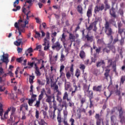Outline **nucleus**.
I'll use <instances>...</instances> for the list:
<instances>
[{"instance_id": "f257e3e1", "label": "nucleus", "mask_w": 125, "mask_h": 125, "mask_svg": "<svg viewBox=\"0 0 125 125\" xmlns=\"http://www.w3.org/2000/svg\"><path fill=\"white\" fill-rule=\"evenodd\" d=\"M116 12L117 10L116 8H114V4H113L111 8L109 9V14L113 19H111L109 20V21H106L104 23V33L106 36H107L108 38H109L110 43H112L113 42V40H114L113 35L115 34V33L114 31H113V29L110 26V24H112L114 27H117L116 21H115V18L117 17Z\"/></svg>"}, {"instance_id": "f03ea898", "label": "nucleus", "mask_w": 125, "mask_h": 125, "mask_svg": "<svg viewBox=\"0 0 125 125\" xmlns=\"http://www.w3.org/2000/svg\"><path fill=\"white\" fill-rule=\"evenodd\" d=\"M2 104L0 103V116H1V120H6L8 118V113L10 112L11 108H8L3 115V109L2 108ZM3 116V117H2Z\"/></svg>"}, {"instance_id": "7ed1b4c3", "label": "nucleus", "mask_w": 125, "mask_h": 125, "mask_svg": "<svg viewBox=\"0 0 125 125\" xmlns=\"http://www.w3.org/2000/svg\"><path fill=\"white\" fill-rule=\"evenodd\" d=\"M50 34L49 32H47L46 35V38L44 39V43L42 44V45L44 46V50H47L49 49V38Z\"/></svg>"}, {"instance_id": "20e7f679", "label": "nucleus", "mask_w": 125, "mask_h": 125, "mask_svg": "<svg viewBox=\"0 0 125 125\" xmlns=\"http://www.w3.org/2000/svg\"><path fill=\"white\" fill-rule=\"evenodd\" d=\"M0 66L2 65V63H5L6 65L8 64V62H9V60H8V57H9V55L8 54H4L3 53V55L0 56Z\"/></svg>"}, {"instance_id": "39448f33", "label": "nucleus", "mask_w": 125, "mask_h": 125, "mask_svg": "<svg viewBox=\"0 0 125 125\" xmlns=\"http://www.w3.org/2000/svg\"><path fill=\"white\" fill-rule=\"evenodd\" d=\"M118 111L119 112V119L120 120V123L122 124H124L125 122V116H124V110H123V107L122 106H119Z\"/></svg>"}, {"instance_id": "423d86ee", "label": "nucleus", "mask_w": 125, "mask_h": 125, "mask_svg": "<svg viewBox=\"0 0 125 125\" xmlns=\"http://www.w3.org/2000/svg\"><path fill=\"white\" fill-rule=\"evenodd\" d=\"M73 87L74 88V90L72 91V92H71V96L72 97L75 96V95H76V91H78V90H81V83H78L77 85L76 83H73Z\"/></svg>"}, {"instance_id": "0eeeda50", "label": "nucleus", "mask_w": 125, "mask_h": 125, "mask_svg": "<svg viewBox=\"0 0 125 125\" xmlns=\"http://www.w3.org/2000/svg\"><path fill=\"white\" fill-rule=\"evenodd\" d=\"M104 9L105 6L103 3L101 4L100 5H96L94 8V13L97 14L100 11H103Z\"/></svg>"}, {"instance_id": "6e6552de", "label": "nucleus", "mask_w": 125, "mask_h": 125, "mask_svg": "<svg viewBox=\"0 0 125 125\" xmlns=\"http://www.w3.org/2000/svg\"><path fill=\"white\" fill-rule=\"evenodd\" d=\"M52 48L53 49H56L57 51H59L62 48V46H61V44H60L59 42H56L52 46Z\"/></svg>"}, {"instance_id": "1a4fd4ad", "label": "nucleus", "mask_w": 125, "mask_h": 125, "mask_svg": "<svg viewBox=\"0 0 125 125\" xmlns=\"http://www.w3.org/2000/svg\"><path fill=\"white\" fill-rule=\"evenodd\" d=\"M29 23V21L25 20L24 22L23 21V20H21V17H20V19L19 20V25L20 26H21L22 28L24 29V28H25L26 25Z\"/></svg>"}, {"instance_id": "9d476101", "label": "nucleus", "mask_w": 125, "mask_h": 125, "mask_svg": "<svg viewBox=\"0 0 125 125\" xmlns=\"http://www.w3.org/2000/svg\"><path fill=\"white\" fill-rule=\"evenodd\" d=\"M14 44L17 46H20L21 44H23V38L22 37L21 38H18V37H17V40L14 42Z\"/></svg>"}, {"instance_id": "9b49d317", "label": "nucleus", "mask_w": 125, "mask_h": 125, "mask_svg": "<svg viewBox=\"0 0 125 125\" xmlns=\"http://www.w3.org/2000/svg\"><path fill=\"white\" fill-rule=\"evenodd\" d=\"M17 4H19V0H16L14 2V7H16V9H13V11L16 12L17 10H20L21 7L20 6H17Z\"/></svg>"}, {"instance_id": "f8f14e48", "label": "nucleus", "mask_w": 125, "mask_h": 125, "mask_svg": "<svg viewBox=\"0 0 125 125\" xmlns=\"http://www.w3.org/2000/svg\"><path fill=\"white\" fill-rule=\"evenodd\" d=\"M86 16L88 18L92 16V6H89L86 13Z\"/></svg>"}, {"instance_id": "ddd939ff", "label": "nucleus", "mask_w": 125, "mask_h": 125, "mask_svg": "<svg viewBox=\"0 0 125 125\" xmlns=\"http://www.w3.org/2000/svg\"><path fill=\"white\" fill-rule=\"evenodd\" d=\"M93 90L97 92H101L102 91V85L99 86H93Z\"/></svg>"}, {"instance_id": "4468645a", "label": "nucleus", "mask_w": 125, "mask_h": 125, "mask_svg": "<svg viewBox=\"0 0 125 125\" xmlns=\"http://www.w3.org/2000/svg\"><path fill=\"white\" fill-rule=\"evenodd\" d=\"M45 95L46 97V102H47V103H49V104H51V100L53 99V96H51V95H48L47 94L45 93Z\"/></svg>"}, {"instance_id": "2eb2a0df", "label": "nucleus", "mask_w": 125, "mask_h": 125, "mask_svg": "<svg viewBox=\"0 0 125 125\" xmlns=\"http://www.w3.org/2000/svg\"><path fill=\"white\" fill-rule=\"evenodd\" d=\"M97 24V21H95L93 22L90 23L89 27L87 28V31H91L92 30V28H93V26L96 27V24Z\"/></svg>"}, {"instance_id": "dca6fc26", "label": "nucleus", "mask_w": 125, "mask_h": 125, "mask_svg": "<svg viewBox=\"0 0 125 125\" xmlns=\"http://www.w3.org/2000/svg\"><path fill=\"white\" fill-rule=\"evenodd\" d=\"M34 68L35 69V73L36 74L37 76L40 77L42 75L41 72H40V68L38 67L37 63H35V67Z\"/></svg>"}, {"instance_id": "f3484780", "label": "nucleus", "mask_w": 125, "mask_h": 125, "mask_svg": "<svg viewBox=\"0 0 125 125\" xmlns=\"http://www.w3.org/2000/svg\"><path fill=\"white\" fill-rule=\"evenodd\" d=\"M96 66L98 68V67H101V66H102V67L103 68V67L105 66V61H104V60H101L100 62H98L97 63Z\"/></svg>"}, {"instance_id": "a211bd4d", "label": "nucleus", "mask_w": 125, "mask_h": 125, "mask_svg": "<svg viewBox=\"0 0 125 125\" xmlns=\"http://www.w3.org/2000/svg\"><path fill=\"white\" fill-rule=\"evenodd\" d=\"M38 125H48V123H46L44 119H39L38 120Z\"/></svg>"}, {"instance_id": "6ab92c4d", "label": "nucleus", "mask_w": 125, "mask_h": 125, "mask_svg": "<svg viewBox=\"0 0 125 125\" xmlns=\"http://www.w3.org/2000/svg\"><path fill=\"white\" fill-rule=\"evenodd\" d=\"M44 92H45V90L44 88H43L42 90L41 91V94L39 95L38 97V100L41 101L43 98V95L44 94Z\"/></svg>"}, {"instance_id": "aec40b11", "label": "nucleus", "mask_w": 125, "mask_h": 125, "mask_svg": "<svg viewBox=\"0 0 125 125\" xmlns=\"http://www.w3.org/2000/svg\"><path fill=\"white\" fill-rule=\"evenodd\" d=\"M85 38L86 39L87 42H93V39H94L93 36H89L88 34L85 36Z\"/></svg>"}, {"instance_id": "412c9836", "label": "nucleus", "mask_w": 125, "mask_h": 125, "mask_svg": "<svg viewBox=\"0 0 125 125\" xmlns=\"http://www.w3.org/2000/svg\"><path fill=\"white\" fill-rule=\"evenodd\" d=\"M57 121L58 123V125H62V118L61 117V115L60 114H59V115L57 116Z\"/></svg>"}, {"instance_id": "4be33fe9", "label": "nucleus", "mask_w": 125, "mask_h": 125, "mask_svg": "<svg viewBox=\"0 0 125 125\" xmlns=\"http://www.w3.org/2000/svg\"><path fill=\"white\" fill-rule=\"evenodd\" d=\"M105 73L104 74V76L105 77V80H108V77H109V74L110 73V69H106L105 70Z\"/></svg>"}, {"instance_id": "5701e85b", "label": "nucleus", "mask_w": 125, "mask_h": 125, "mask_svg": "<svg viewBox=\"0 0 125 125\" xmlns=\"http://www.w3.org/2000/svg\"><path fill=\"white\" fill-rule=\"evenodd\" d=\"M89 87H90V84H89L88 86L85 83L83 84V89L86 91V92H87V91L89 90Z\"/></svg>"}, {"instance_id": "b1692460", "label": "nucleus", "mask_w": 125, "mask_h": 125, "mask_svg": "<svg viewBox=\"0 0 125 125\" xmlns=\"http://www.w3.org/2000/svg\"><path fill=\"white\" fill-rule=\"evenodd\" d=\"M112 94H113L112 91L104 92V94L105 96H106V100H108V98H109V97H110Z\"/></svg>"}, {"instance_id": "393cba45", "label": "nucleus", "mask_w": 125, "mask_h": 125, "mask_svg": "<svg viewBox=\"0 0 125 125\" xmlns=\"http://www.w3.org/2000/svg\"><path fill=\"white\" fill-rule=\"evenodd\" d=\"M26 10V8H24L22 9V12H23V13H24V14L26 16V19L27 20H29V18H31V16H29V14L31 13V11H28L26 14V12H25V11Z\"/></svg>"}, {"instance_id": "a878e982", "label": "nucleus", "mask_w": 125, "mask_h": 125, "mask_svg": "<svg viewBox=\"0 0 125 125\" xmlns=\"http://www.w3.org/2000/svg\"><path fill=\"white\" fill-rule=\"evenodd\" d=\"M79 56L81 58V59H83L84 58H85V52H84L83 50L81 51Z\"/></svg>"}, {"instance_id": "bb28decb", "label": "nucleus", "mask_w": 125, "mask_h": 125, "mask_svg": "<svg viewBox=\"0 0 125 125\" xmlns=\"http://www.w3.org/2000/svg\"><path fill=\"white\" fill-rule=\"evenodd\" d=\"M33 52L34 50H33V48L32 47H30L25 51V54L26 55V56H28L29 53H32V52Z\"/></svg>"}, {"instance_id": "cd10ccee", "label": "nucleus", "mask_w": 125, "mask_h": 125, "mask_svg": "<svg viewBox=\"0 0 125 125\" xmlns=\"http://www.w3.org/2000/svg\"><path fill=\"white\" fill-rule=\"evenodd\" d=\"M83 7H82V6H81V5H78L77 7L78 12H79V13H80V14L82 15L83 14Z\"/></svg>"}, {"instance_id": "c85d7f7f", "label": "nucleus", "mask_w": 125, "mask_h": 125, "mask_svg": "<svg viewBox=\"0 0 125 125\" xmlns=\"http://www.w3.org/2000/svg\"><path fill=\"white\" fill-rule=\"evenodd\" d=\"M64 87L65 90H69V88L71 87V83L70 82L65 83Z\"/></svg>"}, {"instance_id": "c756f323", "label": "nucleus", "mask_w": 125, "mask_h": 125, "mask_svg": "<svg viewBox=\"0 0 125 125\" xmlns=\"http://www.w3.org/2000/svg\"><path fill=\"white\" fill-rule=\"evenodd\" d=\"M35 33V35L34 36V38L35 39H38V40L40 41L41 40V34L38 32V31H36Z\"/></svg>"}, {"instance_id": "7c9ffc66", "label": "nucleus", "mask_w": 125, "mask_h": 125, "mask_svg": "<svg viewBox=\"0 0 125 125\" xmlns=\"http://www.w3.org/2000/svg\"><path fill=\"white\" fill-rule=\"evenodd\" d=\"M60 108H58V111H59V113H58V116L59 115V114H60V115H61V113H60V112L61 111H62V110H63V108H64V103H63V104H60Z\"/></svg>"}, {"instance_id": "2f4dec72", "label": "nucleus", "mask_w": 125, "mask_h": 125, "mask_svg": "<svg viewBox=\"0 0 125 125\" xmlns=\"http://www.w3.org/2000/svg\"><path fill=\"white\" fill-rule=\"evenodd\" d=\"M87 92L88 93V97H89V99H92L93 98V92L88 90Z\"/></svg>"}, {"instance_id": "473e14b6", "label": "nucleus", "mask_w": 125, "mask_h": 125, "mask_svg": "<svg viewBox=\"0 0 125 125\" xmlns=\"http://www.w3.org/2000/svg\"><path fill=\"white\" fill-rule=\"evenodd\" d=\"M30 95L31 96V99H32L34 101H36V100H37V96L36 94H34V92L30 93Z\"/></svg>"}, {"instance_id": "72a5a7b5", "label": "nucleus", "mask_w": 125, "mask_h": 125, "mask_svg": "<svg viewBox=\"0 0 125 125\" xmlns=\"http://www.w3.org/2000/svg\"><path fill=\"white\" fill-rule=\"evenodd\" d=\"M8 108H11V109H10V111H11V116L14 115V114H15V112H16V108H15L13 106L10 107Z\"/></svg>"}, {"instance_id": "f704fd0d", "label": "nucleus", "mask_w": 125, "mask_h": 125, "mask_svg": "<svg viewBox=\"0 0 125 125\" xmlns=\"http://www.w3.org/2000/svg\"><path fill=\"white\" fill-rule=\"evenodd\" d=\"M69 97V94H68V92L65 91L63 94V96L62 97L63 100H66L67 98Z\"/></svg>"}, {"instance_id": "c9c22d12", "label": "nucleus", "mask_w": 125, "mask_h": 125, "mask_svg": "<svg viewBox=\"0 0 125 125\" xmlns=\"http://www.w3.org/2000/svg\"><path fill=\"white\" fill-rule=\"evenodd\" d=\"M35 64H36L35 62H28L27 63V65L29 66L28 68L31 69V68H33V67H34V65L35 66Z\"/></svg>"}, {"instance_id": "e433bc0d", "label": "nucleus", "mask_w": 125, "mask_h": 125, "mask_svg": "<svg viewBox=\"0 0 125 125\" xmlns=\"http://www.w3.org/2000/svg\"><path fill=\"white\" fill-rule=\"evenodd\" d=\"M15 27L17 28L18 30H20L21 28H22L21 26L19 25V20L18 21V22H15Z\"/></svg>"}, {"instance_id": "4c0bfd02", "label": "nucleus", "mask_w": 125, "mask_h": 125, "mask_svg": "<svg viewBox=\"0 0 125 125\" xmlns=\"http://www.w3.org/2000/svg\"><path fill=\"white\" fill-rule=\"evenodd\" d=\"M86 101V99H85V98H82V99H80V102L81 103V107H83V104L85 103Z\"/></svg>"}, {"instance_id": "58836bf2", "label": "nucleus", "mask_w": 125, "mask_h": 125, "mask_svg": "<svg viewBox=\"0 0 125 125\" xmlns=\"http://www.w3.org/2000/svg\"><path fill=\"white\" fill-rule=\"evenodd\" d=\"M75 76L78 79H79V77L81 76V70H80L79 69H76Z\"/></svg>"}, {"instance_id": "ea45409f", "label": "nucleus", "mask_w": 125, "mask_h": 125, "mask_svg": "<svg viewBox=\"0 0 125 125\" xmlns=\"http://www.w3.org/2000/svg\"><path fill=\"white\" fill-rule=\"evenodd\" d=\"M103 51L104 53H105V52L106 53H109V52H110V49H109L107 46L103 49Z\"/></svg>"}, {"instance_id": "a19ab883", "label": "nucleus", "mask_w": 125, "mask_h": 125, "mask_svg": "<svg viewBox=\"0 0 125 125\" xmlns=\"http://www.w3.org/2000/svg\"><path fill=\"white\" fill-rule=\"evenodd\" d=\"M35 79L34 76H30L29 79V82L30 83H34V79Z\"/></svg>"}, {"instance_id": "79ce46f5", "label": "nucleus", "mask_w": 125, "mask_h": 125, "mask_svg": "<svg viewBox=\"0 0 125 125\" xmlns=\"http://www.w3.org/2000/svg\"><path fill=\"white\" fill-rule=\"evenodd\" d=\"M125 82V76H122L121 78V81H120V85L122 84H124V83Z\"/></svg>"}, {"instance_id": "37998d69", "label": "nucleus", "mask_w": 125, "mask_h": 125, "mask_svg": "<svg viewBox=\"0 0 125 125\" xmlns=\"http://www.w3.org/2000/svg\"><path fill=\"white\" fill-rule=\"evenodd\" d=\"M79 68L81 70H82L83 73H84V69H85V65L84 64H81Z\"/></svg>"}, {"instance_id": "c03bdc74", "label": "nucleus", "mask_w": 125, "mask_h": 125, "mask_svg": "<svg viewBox=\"0 0 125 125\" xmlns=\"http://www.w3.org/2000/svg\"><path fill=\"white\" fill-rule=\"evenodd\" d=\"M35 102V101L32 99H29L28 103L29 106H33V104Z\"/></svg>"}, {"instance_id": "a18cd8bd", "label": "nucleus", "mask_w": 125, "mask_h": 125, "mask_svg": "<svg viewBox=\"0 0 125 125\" xmlns=\"http://www.w3.org/2000/svg\"><path fill=\"white\" fill-rule=\"evenodd\" d=\"M107 47L109 48V50L110 49H111V50H115V49H116V47H115V46H114V45H110L108 44Z\"/></svg>"}, {"instance_id": "49530a36", "label": "nucleus", "mask_w": 125, "mask_h": 125, "mask_svg": "<svg viewBox=\"0 0 125 125\" xmlns=\"http://www.w3.org/2000/svg\"><path fill=\"white\" fill-rule=\"evenodd\" d=\"M112 68H113V72H115L116 75H118V72H117V65L116 64H113Z\"/></svg>"}, {"instance_id": "de8ad7c7", "label": "nucleus", "mask_w": 125, "mask_h": 125, "mask_svg": "<svg viewBox=\"0 0 125 125\" xmlns=\"http://www.w3.org/2000/svg\"><path fill=\"white\" fill-rule=\"evenodd\" d=\"M65 59H66L65 58V56L62 53L61 55V60H60L61 62H63V61H65Z\"/></svg>"}, {"instance_id": "09e8293b", "label": "nucleus", "mask_w": 125, "mask_h": 125, "mask_svg": "<svg viewBox=\"0 0 125 125\" xmlns=\"http://www.w3.org/2000/svg\"><path fill=\"white\" fill-rule=\"evenodd\" d=\"M40 105H41V101H39L38 100V101H36V103L35 104L34 106L35 107H36L37 108H39L40 107Z\"/></svg>"}, {"instance_id": "8fccbe9b", "label": "nucleus", "mask_w": 125, "mask_h": 125, "mask_svg": "<svg viewBox=\"0 0 125 125\" xmlns=\"http://www.w3.org/2000/svg\"><path fill=\"white\" fill-rule=\"evenodd\" d=\"M95 118L96 119V122L97 121H101V119H100V115H99V114L96 113Z\"/></svg>"}, {"instance_id": "3c124183", "label": "nucleus", "mask_w": 125, "mask_h": 125, "mask_svg": "<svg viewBox=\"0 0 125 125\" xmlns=\"http://www.w3.org/2000/svg\"><path fill=\"white\" fill-rule=\"evenodd\" d=\"M107 61H108L107 62H108L109 67H111V66L113 65V60L109 59V60H107Z\"/></svg>"}, {"instance_id": "603ef678", "label": "nucleus", "mask_w": 125, "mask_h": 125, "mask_svg": "<svg viewBox=\"0 0 125 125\" xmlns=\"http://www.w3.org/2000/svg\"><path fill=\"white\" fill-rule=\"evenodd\" d=\"M19 31V36H21V38H22V35H21V32H22L23 33H24V32H25V28H20V30H18Z\"/></svg>"}, {"instance_id": "864d4df0", "label": "nucleus", "mask_w": 125, "mask_h": 125, "mask_svg": "<svg viewBox=\"0 0 125 125\" xmlns=\"http://www.w3.org/2000/svg\"><path fill=\"white\" fill-rule=\"evenodd\" d=\"M35 117L36 119H39V118H40V113L39 112V110H38V109H36Z\"/></svg>"}, {"instance_id": "5fc2aeb1", "label": "nucleus", "mask_w": 125, "mask_h": 125, "mask_svg": "<svg viewBox=\"0 0 125 125\" xmlns=\"http://www.w3.org/2000/svg\"><path fill=\"white\" fill-rule=\"evenodd\" d=\"M23 57H20V58H17L16 60L17 62H18L19 63H21L23 61Z\"/></svg>"}, {"instance_id": "6e6d98bb", "label": "nucleus", "mask_w": 125, "mask_h": 125, "mask_svg": "<svg viewBox=\"0 0 125 125\" xmlns=\"http://www.w3.org/2000/svg\"><path fill=\"white\" fill-rule=\"evenodd\" d=\"M105 9H104V11H106L107 10V9H110V4H109V3L107 4H105Z\"/></svg>"}, {"instance_id": "4d7b16f0", "label": "nucleus", "mask_w": 125, "mask_h": 125, "mask_svg": "<svg viewBox=\"0 0 125 125\" xmlns=\"http://www.w3.org/2000/svg\"><path fill=\"white\" fill-rule=\"evenodd\" d=\"M115 119H116V116L112 115V116H111L110 120L111 123H114V122H115Z\"/></svg>"}, {"instance_id": "13d9d810", "label": "nucleus", "mask_w": 125, "mask_h": 125, "mask_svg": "<svg viewBox=\"0 0 125 125\" xmlns=\"http://www.w3.org/2000/svg\"><path fill=\"white\" fill-rule=\"evenodd\" d=\"M33 1L32 0H27L25 1V5H24V6H26V3H29V4H33V3H32V2Z\"/></svg>"}, {"instance_id": "bf43d9fd", "label": "nucleus", "mask_w": 125, "mask_h": 125, "mask_svg": "<svg viewBox=\"0 0 125 125\" xmlns=\"http://www.w3.org/2000/svg\"><path fill=\"white\" fill-rule=\"evenodd\" d=\"M92 99H89L90 104L89 108H92L93 107V101L91 100Z\"/></svg>"}, {"instance_id": "052dcab7", "label": "nucleus", "mask_w": 125, "mask_h": 125, "mask_svg": "<svg viewBox=\"0 0 125 125\" xmlns=\"http://www.w3.org/2000/svg\"><path fill=\"white\" fill-rule=\"evenodd\" d=\"M66 77L67 79H70L71 78V73L70 72H67L66 74Z\"/></svg>"}, {"instance_id": "680f3d73", "label": "nucleus", "mask_w": 125, "mask_h": 125, "mask_svg": "<svg viewBox=\"0 0 125 125\" xmlns=\"http://www.w3.org/2000/svg\"><path fill=\"white\" fill-rule=\"evenodd\" d=\"M52 102H53V106H56L57 104H56V101H55V97L54 96H53Z\"/></svg>"}, {"instance_id": "e2e57ef3", "label": "nucleus", "mask_w": 125, "mask_h": 125, "mask_svg": "<svg viewBox=\"0 0 125 125\" xmlns=\"http://www.w3.org/2000/svg\"><path fill=\"white\" fill-rule=\"evenodd\" d=\"M118 41H119V38L117 37L113 40V44H115L116 42H117Z\"/></svg>"}, {"instance_id": "0e129e2a", "label": "nucleus", "mask_w": 125, "mask_h": 125, "mask_svg": "<svg viewBox=\"0 0 125 125\" xmlns=\"http://www.w3.org/2000/svg\"><path fill=\"white\" fill-rule=\"evenodd\" d=\"M124 32V29L122 28H118V33L120 35H122L123 33Z\"/></svg>"}, {"instance_id": "69168bd1", "label": "nucleus", "mask_w": 125, "mask_h": 125, "mask_svg": "<svg viewBox=\"0 0 125 125\" xmlns=\"http://www.w3.org/2000/svg\"><path fill=\"white\" fill-rule=\"evenodd\" d=\"M63 115H64V117H67V116H68V111H67V110H64L63 111Z\"/></svg>"}, {"instance_id": "338daca9", "label": "nucleus", "mask_w": 125, "mask_h": 125, "mask_svg": "<svg viewBox=\"0 0 125 125\" xmlns=\"http://www.w3.org/2000/svg\"><path fill=\"white\" fill-rule=\"evenodd\" d=\"M118 13H119V14H120V15H124V10L120 9L118 11Z\"/></svg>"}, {"instance_id": "774afa93", "label": "nucleus", "mask_w": 125, "mask_h": 125, "mask_svg": "<svg viewBox=\"0 0 125 125\" xmlns=\"http://www.w3.org/2000/svg\"><path fill=\"white\" fill-rule=\"evenodd\" d=\"M69 39L70 40H75V36L72 34L69 35Z\"/></svg>"}]
</instances>
